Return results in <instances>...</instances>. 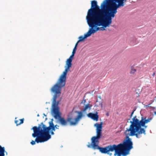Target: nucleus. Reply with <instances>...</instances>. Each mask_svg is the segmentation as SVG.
I'll return each mask as SVG.
<instances>
[{
	"instance_id": "f257e3e1",
	"label": "nucleus",
	"mask_w": 156,
	"mask_h": 156,
	"mask_svg": "<svg viewBox=\"0 0 156 156\" xmlns=\"http://www.w3.org/2000/svg\"><path fill=\"white\" fill-rule=\"evenodd\" d=\"M117 12V10L110 9L108 12H103L102 15L89 20L87 22L92 34L98 30L103 31L109 27L112 23V20Z\"/></svg>"
},
{
	"instance_id": "f03ea898",
	"label": "nucleus",
	"mask_w": 156,
	"mask_h": 156,
	"mask_svg": "<svg viewBox=\"0 0 156 156\" xmlns=\"http://www.w3.org/2000/svg\"><path fill=\"white\" fill-rule=\"evenodd\" d=\"M61 88L52 87L50 89V91L51 93L54 94L52 98V108L51 113L52 115L56 120L55 122L60 124L62 126H66L69 122L71 125V122H72V119H73L71 117L68 118L67 120L61 116V113L59 111V108L58 106L59 101H56V99L59 97L61 94Z\"/></svg>"
},
{
	"instance_id": "7ed1b4c3",
	"label": "nucleus",
	"mask_w": 156,
	"mask_h": 156,
	"mask_svg": "<svg viewBox=\"0 0 156 156\" xmlns=\"http://www.w3.org/2000/svg\"><path fill=\"white\" fill-rule=\"evenodd\" d=\"M101 7L99 10L100 7L98 5L97 1H91V8L88 9L86 17L87 21L104 15L103 12H108L110 9L117 10L109 0H104L101 4Z\"/></svg>"
},
{
	"instance_id": "20e7f679",
	"label": "nucleus",
	"mask_w": 156,
	"mask_h": 156,
	"mask_svg": "<svg viewBox=\"0 0 156 156\" xmlns=\"http://www.w3.org/2000/svg\"><path fill=\"white\" fill-rule=\"evenodd\" d=\"M146 117L142 116L140 120L135 115L132 119V121L129 122L130 125L129 127L127 129L128 131L130 132V135H135L137 138L139 139L142 137V135H145L146 134V129L147 126L145 125L149 122L152 119V118L146 119Z\"/></svg>"
},
{
	"instance_id": "39448f33",
	"label": "nucleus",
	"mask_w": 156,
	"mask_h": 156,
	"mask_svg": "<svg viewBox=\"0 0 156 156\" xmlns=\"http://www.w3.org/2000/svg\"><path fill=\"white\" fill-rule=\"evenodd\" d=\"M126 135V139L124 140L122 143L116 145L115 150L114 156H126L129 154L130 150L133 148V143L129 136H134L135 135H130V132L128 131L126 129L125 132Z\"/></svg>"
},
{
	"instance_id": "423d86ee",
	"label": "nucleus",
	"mask_w": 156,
	"mask_h": 156,
	"mask_svg": "<svg viewBox=\"0 0 156 156\" xmlns=\"http://www.w3.org/2000/svg\"><path fill=\"white\" fill-rule=\"evenodd\" d=\"M74 55L72 54L69 58L67 59L66 62V64L65 66V70L60 76L59 79L56 83L52 87L62 88L64 87L66 82V75L67 72L70 71V68L71 67L72 64V61Z\"/></svg>"
},
{
	"instance_id": "0eeeda50",
	"label": "nucleus",
	"mask_w": 156,
	"mask_h": 156,
	"mask_svg": "<svg viewBox=\"0 0 156 156\" xmlns=\"http://www.w3.org/2000/svg\"><path fill=\"white\" fill-rule=\"evenodd\" d=\"M102 122L100 124L96 123L94 125V126L96 127V136L91 137V143L90 144V143H88L89 144L87 145V147L95 150L99 146V140L102 136Z\"/></svg>"
},
{
	"instance_id": "6e6552de",
	"label": "nucleus",
	"mask_w": 156,
	"mask_h": 156,
	"mask_svg": "<svg viewBox=\"0 0 156 156\" xmlns=\"http://www.w3.org/2000/svg\"><path fill=\"white\" fill-rule=\"evenodd\" d=\"M37 126L47 141L51 138V135L50 134V131L54 132L55 131L56 129L55 128L54 123L52 122L50 123L48 126H47L43 122H41L38 124Z\"/></svg>"
},
{
	"instance_id": "1a4fd4ad",
	"label": "nucleus",
	"mask_w": 156,
	"mask_h": 156,
	"mask_svg": "<svg viewBox=\"0 0 156 156\" xmlns=\"http://www.w3.org/2000/svg\"><path fill=\"white\" fill-rule=\"evenodd\" d=\"M31 129L33 131V133L32 134V137L36 138L35 141L32 140L30 142L32 145H35L36 142L39 143L47 141L37 126H34Z\"/></svg>"
},
{
	"instance_id": "9d476101",
	"label": "nucleus",
	"mask_w": 156,
	"mask_h": 156,
	"mask_svg": "<svg viewBox=\"0 0 156 156\" xmlns=\"http://www.w3.org/2000/svg\"><path fill=\"white\" fill-rule=\"evenodd\" d=\"M116 147V145L115 144L109 145L104 147H101L99 146L97 148L96 150H99L100 152L101 153L107 154L108 151L111 152L114 151L115 152Z\"/></svg>"
},
{
	"instance_id": "9b49d317",
	"label": "nucleus",
	"mask_w": 156,
	"mask_h": 156,
	"mask_svg": "<svg viewBox=\"0 0 156 156\" xmlns=\"http://www.w3.org/2000/svg\"><path fill=\"white\" fill-rule=\"evenodd\" d=\"M111 3L113 4L116 8L117 9L123 7L125 5V3L127 0H109Z\"/></svg>"
},
{
	"instance_id": "f8f14e48",
	"label": "nucleus",
	"mask_w": 156,
	"mask_h": 156,
	"mask_svg": "<svg viewBox=\"0 0 156 156\" xmlns=\"http://www.w3.org/2000/svg\"><path fill=\"white\" fill-rule=\"evenodd\" d=\"M76 112L77 113L78 115L76 118H73V119H72V120H75V122H73L72 121V122H71V126H75L76 125L77 122L79 121L82 118V116H84L83 115L82 112L81 111H76Z\"/></svg>"
},
{
	"instance_id": "ddd939ff",
	"label": "nucleus",
	"mask_w": 156,
	"mask_h": 156,
	"mask_svg": "<svg viewBox=\"0 0 156 156\" xmlns=\"http://www.w3.org/2000/svg\"><path fill=\"white\" fill-rule=\"evenodd\" d=\"M92 34V33L89 28L88 32L84 34V36H80L79 37V40L78 41V42H80L83 41L85 39L91 36Z\"/></svg>"
},
{
	"instance_id": "4468645a",
	"label": "nucleus",
	"mask_w": 156,
	"mask_h": 156,
	"mask_svg": "<svg viewBox=\"0 0 156 156\" xmlns=\"http://www.w3.org/2000/svg\"><path fill=\"white\" fill-rule=\"evenodd\" d=\"M87 115L88 117L96 121H97L98 120L99 116L97 112L94 113H89Z\"/></svg>"
},
{
	"instance_id": "2eb2a0df",
	"label": "nucleus",
	"mask_w": 156,
	"mask_h": 156,
	"mask_svg": "<svg viewBox=\"0 0 156 156\" xmlns=\"http://www.w3.org/2000/svg\"><path fill=\"white\" fill-rule=\"evenodd\" d=\"M5 153L7 154V152L5 151L4 147H2L0 145V156H5Z\"/></svg>"
},
{
	"instance_id": "dca6fc26",
	"label": "nucleus",
	"mask_w": 156,
	"mask_h": 156,
	"mask_svg": "<svg viewBox=\"0 0 156 156\" xmlns=\"http://www.w3.org/2000/svg\"><path fill=\"white\" fill-rule=\"evenodd\" d=\"M92 106L90 105L89 104H87L86 105H85V106L83 110V113H86V110H90L91 109Z\"/></svg>"
},
{
	"instance_id": "f3484780",
	"label": "nucleus",
	"mask_w": 156,
	"mask_h": 156,
	"mask_svg": "<svg viewBox=\"0 0 156 156\" xmlns=\"http://www.w3.org/2000/svg\"><path fill=\"white\" fill-rule=\"evenodd\" d=\"M96 103L98 105L102 106V100L100 97H98L96 101Z\"/></svg>"
},
{
	"instance_id": "a211bd4d",
	"label": "nucleus",
	"mask_w": 156,
	"mask_h": 156,
	"mask_svg": "<svg viewBox=\"0 0 156 156\" xmlns=\"http://www.w3.org/2000/svg\"><path fill=\"white\" fill-rule=\"evenodd\" d=\"M136 71V69H133V68H132L130 73L131 74H133Z\"/></svg>"
},
{
	"instance_id": "6ab92c4d",
	"label": "nucleus",
	"mask_w": 156,
	"mask_h": 156,
	"mask_svg": "<svg viewBox=\"0 0 156 156\" xmlns=\"http://www.w3.org/2000/svg\"><path fill=\"white\" fill-rule=\"evenodd\" d=\"M20 122L19 123V124H22L23 122L24 119H20Z\"/></svg>"
},
{
	"instance_id": "aec40b11",
	"label": "nucleus",
	"mask_w": 156,
	"mask_h": 156,
	"mask_svg": "<svg viewBox=\"0 0 156 156\" xmlns=\"http://www.w3.org/2000/svg\"><path fill=\"white\" fill-rule=\"evenodd\" d=\"M55 128L56 129H58L59 126L58 125H54Z\"/></svg>"
},
{
	"instance_id": "412c9836",
	"label": "nucleus",
	"mask_w": 156,
	"mask_h": 156,
	"mask_svg": "<svg viewBox=\"0 0 156 156\" xmlns=\"http://www.w3.org/2000/svg\"><path fill=\"white\" fill-rule=\"evenodd\" d=\"M15 122L16 124V126H18V125H20L19 124V121L18 120H15Z\"/></svg>"
},
{
	"instance_id": "4be33fe9",
	"label": "nucleus",
	"mask_w": 156,
	"mask_h": 156,
	"mask_svg": "<svg viewBox=\"0 0 156 156\" xmlns=\"http://www.w3.org/2000/svg\"><path fill=\"white\" fill-rule=\"evenodd\" d=\"M110 152H111V151H108V153H107V154L109 155L110 156H111L112 155V154L111 153H110Z\"/></svg>"
},
{
	"instance_id": "5701e85b",
	"label": "nucleus",
	"mask_w": 156,
	"mask_h": 156,
	"mask_svg": "<svg viewBox=\"0 0 156 156\" xmlns=\"http://www.w3.org/2000/svg\"><path fill=\"white\" fill-rule=\"evenodd\" d=\"M134 111H133V112H132V113H131V115H130V118H132V116H133V113H134Z\"/></svg>"
},
{
	"instance_id": "b1692460",
	"label": "nucleus",
	"mask_w": 156,
	"mask_h": 156,
	"mask_svg": "<svg viewBox=\"0 0 156 156\" xmlns=\"http://www.w3.org/2000/svg\"><path fill=\"white\" fill-rule=\"evenodd\" d=\"M53 119H51V121L49 122L48 123H49V125H50V123H51V122H52V123H53Z\"/></svg>"
},
{
	"instance_id": "393cba45",
	"label": "nucleus",
	"mask_w": 156,
	"mask_h": 156,
	"mask_svg": "<svg viewBox=\"0 0 156 156\" xmlns=\"http://www.w3.org/2000/svg\"><path fill=\"white\" fill-rule=\"evenodd\" d=\"M79 43H80V42H78V41H77V42L76 43V44H75V46L76 47H77V46H78Z\"/></svg>"
},
{
	"instance_id": "a878e982",
	"label": "nucleus",
	"mask_w": 156,
	"mask_h": 156,
	"mask_svg": "<svg viewBox=\"0 0 156 156\" xmlns=\"http://www.w3.org/2000/svg\"><path fill=\"white\" fill-rule=\"evenodd\" d=\"M76 51H75V50H73L72 54H73V55H74L75 53H76Z\"/></svg>"
},
{
	"instance_id": "bb28decb",
	"label": "nucleus",
	"mask_w": 156,
	"mask_h": 156,
	"mask_svg": "<svg viewBox=\"0 0 156 156\" xmlns=\"http://www.w3.org/2000/svg\"><path fill=\"white\" fill-rule=\"evenodd\" d=\"M150 108L153 110H154L156 109V107L150 106Z\"/></svg>"
},
{
	"instance_id": "cd10ccee",
	"label": "nucleus",
	"mask_w": 156,
	"mask_h": 156,
	"mask_svg": "<svg viewBox=\"0 0 156 156\" xmlns=\"http://www.w3.org/2000/svg\"><path fill=\"white\" fill-rule=\"evenodd\" d=\"M51 133V135H54V132L53 131H50V133Z\"/></svg>"
},
{
	"instance_id": "c85d7f7f",
	"label": "nucleus",
	"mask_w": 156,
	"mask_h": 156,
	"mask_svg": "<svg viewBox=\"0 0 156 156\" xmlns=\"http://www.w3.org/2000/svg\"><path fill=\"white\" fill-rule=\"evenodd\" d=\"M130 119L131 118H130L129 119H128V121H127V122H129V123H130V122H130V121H132V118H131V119H132L131 120Z\"/></svg>"
},
{
	"instance_id": "c756f323",
	"label": "nucleus",
	"mask_w": 156,
	"mask_h": 156,
	"mask_svg": "<svg viewBox=\"0 0 156 156\" xmlns=\"http://www.w3.org/2000/svg\"><path fill=\"white\" fill-rule=\"evenodd\" d=\"M77 47L74 46V48L73 49V50L76 51L77 49Z\"/></svg>"
},
{
	"instance_id": "7c9ffc66",
	"label": "nucleus",
	"mask_w": 156,
	"mask_h": 156,
	"mask_svg": "<svg viewBox=\"0 0 156 156\" xmlns=\"http://www.w3.org/2000/svg\"><path fill=\"white\" fill-rule=\"evenodd\" d=\"M86 102V100H83V101L81 102V103H84Z\"/></svg>"
},
{
	"instance_id": "2f4dec72",
	"label": "nucleus",
	"mask_w": 156,
	"mask_h": 156,
	"mask_svg": "<svg viewBox=\"0 0 156 156\" xmlns=\"http://www.w3.org/2000/svg\"><path fill=\"white\" fill-rule=\"evenodd\" d=\"M150 105H151V104H149V105H146V107H150V106H150Z\"/></svg>"
},
{
	"instance_id": "473e14b6",
	"label": "nucleus",
	"mask_w": 156,
	"mask_h": 156,
	"mask_svg": "<svg viewBox=\"0 0 156 156\" xmlns=\"http://www.w3.org/2000/svg\"><path fill=\"white\" fill-rule=\"evenodd\" d=\"M154 115H156V111H154Z\"/></svg>"
},
{
	"instance_id": "72a5a7b5",
	"label": "nucleus",
	"mask_w": 156,
	"mask_h": 156,
	"mask_svg": "<svg viewBox=\"0 0 156 156\" xmlns=\"http://www.w3.org/2000/svg\"><path fill=\"white\" fill-rule=\"evenodd\" d=\"M155 73H153V74H152V76H154L155 75Z\"/></svg>"
},
{
	"instance_id": "f704fd0d",
	"label": "nucleus",
	"mask_w": 156,
	"mask_h": 156,
	"mask_svg": "<svg viewBox=\"0 0 156 156\" xmlns=\"http://www.w3.org/2000/svg\"><path fill=\"white\" fill-rule=\"evenodd\" d=\"M136 108H135L133 111H134V112L136 111Z\"/></svg>"
},
{
	"instance_id": "c9c22d12",
	"label": "nucleus",
	"mask_w": 156,
	"mask_h": 156,
	"mask_svg": "<svg viewBox=\"0 0 156 156\" xmlns=\"http://www.w3.org/2000/svg\"><path fill=\"white\" fill-rule=\"evenodd\" d=\"M106 115L107 116H108V115H109V113H106Z\"/></svg>"
},
{
	"instance_id": "e433bc0d",
	"label": "nucleus",
	"mask_w": 156,
	"mask_h": 156,
	"mask_svg": "<svg viewBox=\"0 0 156 156\" xmlns=\"http://www.w3.org/2000/svg\"><path fill=\"white\" fill-rule=\"evenodd\" d=\"M43 115H44L45 116H47L45 114H44H44H43Z\"/></svg>"
},
{
	"instance_id": "4c0bfd02",
	"label": "nucleus",
	"mask_w": 156,
	"mask_h": 156,
	"mask_svg": "<svg viewBox=\"0 0 156 156\" xmlns=\"http://www.w3.org/2000/svg\"><path fill=\"white\" fill-rule=\"evenodd\" d=\"M37 116H38V117L39 116V114H38L37 115Z\"/></svg>"
},
{
	"instance_id": "58836bf2",
	"label": "nucleus",
	"mask_w": 156,
	"mask_h": 156,
	"mask_svg": "<svg viewBox=\"0 0 156 156\" xmlns=\"http://www.w3.org/2000/svg\"><path fill=\"white\" fill-rule=\"evenodd\" d=\"M47 119V118H46V119Z\"/></svg>"
}]
</instances>
